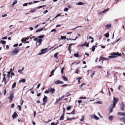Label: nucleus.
Instances as JSON below:
<instances>
[{"label":"nucleus","instance_id":"f257e3e1","mask_svg":"<svg viewBox=\"0 0 125 125\" xmlns=\"http://www.w3.org/2000/svg\"><path fill=\"white\" fill-rule=\"evenodd\" d=\"M20 49L19 48H15L12 52L11 53V56H13L15 55H16L18 53Z\"/></svg>","mask_w":125,"mask_h":125},{"label":"nucleus","instance_id":"f03ea898","mask_svg":"<svg viewBox=\"0 0 125 125\" xmlns=\"http://www.w3.org/2000/svg\"><path fill=\"white\" fill-rule=\"evenodd\" d=\"M42 41V40L41 39H39L36 43V45L37 46H39L41 44Z\"/></svg>","mask_w":125,"mask_h":125},{"label":"nucleus","instance_id":"7ed1b4c3","mask_svg":"<svg viewBox=\"0 0 125 125\" xmlns=\"http://www.w3.org/2000/svg\"><path fill=\"white\" fill-rule=\"evenodd\" d=\"M118 101V98H115L114 97L113 100V104H112L115 105L116 104Z\"/></svg>","mask_w":125,"mask_h":125},{"label":"nucleus","instance_id":"20e7f679","mask_svg":"<svg viewBox=\"0 0 125 125\" xmlns=\"http://www.w3.org/2000/svg\"><path fill=\"white\" fill-rule=\"evenodd\" d=\"M111 55H112L114 58L116 57L117 56H120L121 55V53H113Z\"/></svg>","mask_w":125,"mask_h":125},{"label":"nucleus","instance_id":"39448f33","mask_svg":"<svg viewBox=\"0 0 125 125\" xmlns=\"http://www.w3.org/2000/svg\"><path fill=\"white\" fill-rule=\"evenodd\" d=\"M54 84H63V82L60 80H57L54 82Z\"/></svg>","mask_w":125,"mask_h":125},{"label":"nucleus","instance_id":"423d86ee","mask_svg":"<svg viewBox=\"0 0 125 125\" xmlns=\"http://www.w3.org/2000/svg\"><path fill=\"white\" fill-rule=\"evenodd\" d=\"M18 116V115L16 112H14L12 115V117L13 119H15Z\"/></svg>","mask_w":125,"mask_h":125},{"label":"nucleus","instance_id":"0eeeda50","mask_svg":"<svg viewBox=\"0 0 125 125\" xmlns=\"http://www.w3.org/2000/svg\"><path fill=\"white\" fill-rule=\"evenodd\" d=\"M115 106V105H114L113 104H112V106L110 107L109 109V110L110 113H111L112 112V111L113 110Z\"/></svg>","mask_w":125,"mask_h":125},{"label":"nucleus","instance_id":"6e6552de","mask_svg":"<svg viewBox=\"0 0 125 125\" xmlns=\"http://www.w3.org/2000/svg\"><path fill=\"white\" fill-rule=\"evenodd\" d=\"M64 97V96H63L62 97H59V99H57L56 100V101L55 102V103L56 104H58L59 103V102Z\"/></svg>","mask_w":125,"mask_h":125},{"label":"nucleus","instance_id":"1a4fd4ad","mask_svg":"<svg viewBox=\"0 0 125 125\" xmlns=\"http://www.w3.org/2000/svg\"><path fill=\"white\" fill-rule=\"evenodd\" d=\"M94 117V118L96 120H99V118L96 115H92V116H91V118Z\"/></svg>","mask_w":125,"mask_h":125},{"label":"nucleus","instance_id":"9d476101","mask_svg":"<svg viewBox=\"0 0 125 125\" xmlns=\"http://www.w3.org/2000/svg\"><path fill=\"white\" fill-rule=\"evenodd\" d=\"M125 107V105L122 102L121 105V109L123 111Z\"/></svg>","mask_w":125,"mask_h":125},{"label":"nucleus","instance_id":"9b49d317","mask_svg":"<svg viewBox=\"0 0 125 125\" xmlns=\"http://www.w3.org/2000/svg\"><path fill=\"white\" fill-rule=\"evenodd\" d=\"M117 114L122 116H125V114L123 112H118Z\"/></svg>","mask_w":125,"mask_h":125},{"label":"nucleus","instance_id":"f8f14e48","mask_svg":"<svg viewBox=\"0 0 125 125\" xmlns=\"http://www.w3.org/2000/svg\"><path fill=\"white\" fill-rule=\"evenodd\" d=\"M49 90L50 92L52 93H53L55 91V90L54 88H49Z\"/></svg>","mask_w":125,"mask_h":125},{"label":"nucleus","instance_id":"ddd939ff","mask_svg":"<svg viewBox=\"0 0 125 125\" xmlns=\"http://www.w3.org/2000/svg\"><path fill=\"white\" fill-rule=\"evenodd\" d=\"M13 97L14 96H13V94H10L9 95V99L10 101H11L12 100Z\"/></svg>","mask_w":125,"mask_h":125},{"label":"nucleus","instance_id":"4468645a","mask_svg":"<svg viewBox=\"0 0 125 125\" xmlns=\"http://www.w3.org/2000/svg\"><path fill=\"white\" fill-rule=\"evenodd\" d=\"M114 118V117L113 116L111 115L109 117V121H112L113 120Z\"/></svg>","mask_w":125,"mask_h":125},{"label":"nucleus","instance_id":"2eb2a0df","mask_svg":"<svg viewBox=\"0 0 125 125\" xmlns=\"http://www.w3.org/2000/svg\"><path fill=\"white\" fill-rule=\"evenodd\" d=\"M101 59L103 60H105L107 61H109V59L107 58L102 57L101 58Z\"/></svg>","mask_w":125,"mask_h":125},{"label":"nucleus","instance_id":"dca6fc26","mask_svg":"<svg viewBox=\"0 0 125 125\" xmlns=\"http://www.w3.org/2000/svg\"><path fill=\"white\" fill-rule=\"evenodd\" d=\"M47 97L46 96H45L44 98H43V102H44V103H46L47 102Z\"/></svg>","mask_w":125,"mask_h":125},{"label":"nucleus","instance_id":"f3484780","mask_svg":"<svg viewBox=\"0 0 125 125\" xmlns=\"http://www.w3.org/2000/svg\"><path fill=\"white\" fill-rule=\"evenodd\" d=\"M111 27V24H107L105 26L106 29H107L110 28Z\"/></svg>","mask_w":125,"mask_h":125},{"label":"nucleus","instance_id":"a211bd4d","mask_svg":"<svg viewBox=\"0 0 125 125\" xmlns=\"http://www.w3.org/2000/svg\"><path fill=\"white\" fill-rule=\"evenodd\" d=\"M62 77L64 81H67V78L65 75L63 76Z\"/></svg>","mask_w":125,"mask_h":125},{"label":"nucleus","instance_id":"6ab92c4d","mask_svg":"<svg viewBox=\"0 0 125 125\" xmlns=\"http://www.w3.org/2000/svg\"><path fill=\"white\" fill-rule=\"evenodd\" d=\"M24 69V68H23L21 69H19L18 71V72L20 73L21 74H22L23 73L22 72V71Z\"/></svg>","mask_w":125,"mask_h":125},{"label":"nucleus","instance_id":"aec40b11","mask_svg":"<svg viewBox=\"0 0 125 125\" xmlns=\"http://www.w3.org/2000/svg\"><path fill=\"white\" fill-rule=\"evenodd\" d=\"M3 81L5 83V85L7 83L6 82V79L5 78V77H4L3 78V80L2 82Z\"/></svg>","mask_w":125,"mask_h":125},{"label":"nucleus","instance_id":"412c9836","mask_svg":"<svg viewBox=\"0 0 125 125\" xmlns=\"http://www.w3.org/2000/svg\"><path fill=\"white\" fill-rule=\"evenodd\" d=\"M17 0H14L13 1L12 5H14L17 4Z\"/></svg>","mask_w":125,"mask_h":125},{"label":"nucleus","instance_id":"4be33fe9","mask_svg":"<svg viewBox=\"0 0 125 125\" xmlns=\"http://www.w3.org/2000/svg\"><path fill=\"white\" fill-rule=\"evenodd\" d=\"M84 116L83 115H82L81 117V118L80 119V120L81 122L83 121L84 120Z\"/></svg>","mask_w":125,"mask_h":125},{"label":"nucleus","instance_id":"5701e85b","mask_svg":"<svg viewBox=\"0 0 125 125\" xmlns=\"http://www.w3.org/2000/svg\"><path fill=\"white\" fill-rule=\"evenodd\" d=\"M43 30V28H41L40 29H39L37 30L36 31V33H37L38 32H40L42 31Z\"/></svg>","mask_w":125,"mask_h":125},{"label":"nucleus","instance_id":"b1692460","mask_svg":"<svg viewBox=\"0 0 125 125\" xmlns=\"http://www.w3.org/2000/svg\"><path fill=\"white\" fill-rule=\"evenodd\" d=\"M83 4V3L81 2H79L76 4V5H81Z\"/></svg>","mask_w":125,"mask_h":125},{"label":"nucleus","instance_id":"393cba45","mask_svg":"<svg viewBox=\"0 0 125 125\" xmlns=\"http://www.w3.org/2000/svg\"><path fill=\"white\" fill-rule=\"evenodd\" d=\"M84 46H86L87 47H88L89 46V44L87 43L86 42H85V43H84Z\"/></svg>","mask_w":125,"mask_h":125},{"label":"nucleus","instance_id":"a878e982","mask_svg":"<svg viewBox=\"0 0 125 125\" xmlns=\"http://www.w3.org/2000/svg\"><path fill=\"white\" fill-rule=\"evenodd\" d=\"M55 70H52L51 72V74L50 75H49V77H51L52 75H53V73L54 71Z\"/></svg>","mask_w":125,"mask_h":125},{"label":"nucleus","instance_id":"bb28decb","mask_svg":"<svg viewBox=\"0 0 125 125\" xmlns=\"http://www.w3.org/2000/svg\"><path fill=\"white\" fill-rule=\"evenodd\" d=\"M28 38H23L22 40V42H23L24 41H25L26 40H28Z\"/></svg>","mask_w":125,"mask_h":125},{"label":"nucleus","instance_id":"cd10ccee","mask_svg":"<svg viewBox=\"0 0 125 125\" xmlns=\"http://www.w3.org/2000/svg\"><path fill=\"white\" fill-rule=\"evenodd\" d=\"M96 46H93L92 47V52H94V50H95V47Z\"/></svg>","mask_w":125,"mask_h":125},{"label":"nucleus","instance_id":"c85d7f7f","mask_svg":"<svg viewBox=\"0 0 125 125\" xmlns=\"http://www.w3.org/2000/svg\"><path fill=\"white\" fill-rule=\"evenodd\" d=\"M104 36L106 37H109V34L108 32L104 34Z\"/></svg>","mask_w":125,"mask_h":125},{"label":"nucleus","instance_id":"c756f323","mask_svg":"<svg viewBox=\"0 0 125 125\" xmlns=\"http://www.w3.org/2000/svg\"><path fill=\"white\" fill-rule=\"evenodd\" d=\"M109 10V8H108L107 9H105L103 10V11L102 12V13H104L106 11H108Z\"/></svg>","mask_w":125,"mask_h":125},{"label":"nucleus","instance_id":"7c9ffc66","mask_svg":"<svg viewBox=\"0 0 125 125\" xmlns=\"http://www.w3.org/2000/svg\"><path fill=\"white\" fill-rule=\"evenodd\" d=\"M44 36V35H42L39 36H38L37 37V38H43V37Z\"/></svg>","mask_w":125,"mask_h":125},{"label":"nucleus","instance_id":"2f4dec72","mask_svg":"<svg viewBox=\"0 0 125 125\" xmlns=\"http://www.w3.org/2000/svg\"><path fill=\"white\" fill-rule=\"evenodd\" d=\"M58 52L54 54V57L57 59L58 58V57H57V55L58 54Z\"/></svg>","mask_w":125,"mask_h":125},{"label":"nucleus","instance_id":"473e14b6","mask_svg":"<svg viewBox=\"0 0 125 125\" xmlns=\"http://www.w3.org/2000/svg\"><path fill=\"white\" fill-rule=\"evenodd\" d=\"M75 119V118L74 117H73L72 118H67V120H69V121H70V120H71L72 119Z\"/></svg>","mask_w":125,"mask_h":125},{"label":"nucleus","instance_id":"72a5a7b5","mask_svg":"<svg viewBox=\"0 0 125 125\" xmlns=\"http://www.w3.org/2000/svg\"><path fill=\"white\" fill-rule=\"evenodd\" d=\"M66 37L65 36H61V40H63V39H66Z\"/></svg>","mask_w":125,"mask_h":125},{"label":"nucleus","instance_id":"f704fd0d","mask_svg":"<svg viewBox=\"0 0 125 125\" xmlns=\"http://www.w3.org/2000/svg\"><path fill=\"white\" fill-rule=\"evenodd\" d=\"M74 56L75 57H78L79 56V55L77 53L74 54Z\"/></svg>","mask_w":125,"mask_h":125},{"label":"nucleus","instance_id":"c9c22d12","mask_svg":"<svg viewBox=\"0 0 125 125\" xmlns=\"http://www.w3.org/2000/svg\"><path fill=\"white\" fill-rule=\"evenodd\" d=\"M0 42L2 44H5L6 43V42L4 41H0Z\"/></svg>","mask_w":125,"mask_h":125},{"label":"nucleus","instance_id":"e433bc0d","mask_svg":"<svg viewBox=\"0 0 125 125\" xmlns=\"http://www.w3.org/2000/svg\"><path fill=\"white\" fill-rule=\"evenodd\" d=\"M63 115L62 116L61 118H60V120H63L64 119V117L63 116Z\"/></svg>","mask_w":125,"mask_h":125},{"label":"nucleus","instance_id":"4c0bfd02","mask_svg":"<svg viewBox=\"0 0 125 125\" xmlns=\"http://www.w3.org/2000/svg\"><path fill=\"white\" fill-rule=\"evenodd\" d=\"M16 83L15 82H14L13 83V84L12 86V88H14L15 87V86L16 85Z\"/></svg>","mask_w":125,"mask_h":125},{"label":"nucleus","instance_id":"58836bf2","mask_svg":"<svg viewBox=\"0 0 125 125\" xmlns=\"http://www.w3.org/2000/svg\"><path fill=\"white\" fill-rule=\"evenodd\" d=\"M36 10V9H32L30 11V12H32V13H33Z\"/></svg>","mask_w":125,"mask_h":125},{"label":"nucleus","instance_id":"ea45409f","mask_svg":"<svg viewBox=\"0 0 125 125\" xmlns=\"http://www.w3.org/2000/svg\"><path fill=\"white\" fill-rule=\"evenodd\" d=\"M8 74L7 75V77L9 78H10V72H8Z\"/></svg>","mask_w":125,"mask_h":125},{"label":"nucleus","instance_id":"a19ab883","mask_svg":"<svg viewBox=\"0 0 125 125\" xmlns=\"http://www.w3.org/2000/svg\"><path fill=\"white\" fill-rule=\"evenodd\" d=\"M69 10L68 8H64V11H67Z\"/></svg>","mask_w":125,"mask_h":125},{"label":"nucleus","instance_id":"79ce46f5","mask_svg":"<svg viewBox=\"0 0 125 125\" xmlns=\"http://www.w3.org/2000/svg\"><path fill=\"white\" fill-rule=\"evenodd\" d=\"M18 108H19V111H21V106L18 105L17 107Z\"/></svg>","mask_w":125,"mask_h":125},{"label":"nucleus","instance_id":"37998d69","mask_svg":"<svg viewBox=\"0 0 125 125\" xmlns=\"http://www.w3.org/2000/svg\"><path fill=\"white\" fill-rule=\"evenodd\" d=\"M51 32H56V30L55 29H53L51 30Z\"/></svg>","mask_w":125,"mask_h":125},{"label":"nucleus","instance_id":"c03bdc74","mask_svg":"<svg viewBox=\"0 0 125 125\" xmlns=\"http://www.w3.org/2000/svg\"><path fill=\"white\" fill-rule=\"evenodd\" d=\"M96 104H101L102 103V102L101 101H98L96 103Z\"/></svg>","mask_w":125,"mask_h":125},{"label":"nucleus","instance_id":"a18cd8bd","mask_svg":"<svg viewBox=\"0 0 125 125\" xmlns=\"http://www.w3.org/2000/svg\"><path fill=\"white\" fill-rule=\"evenodd\" d=\"M21 81L22 83H24L25 82V79H22L21 80Z\"/></svg>","mask_w":125,"mask_h":125},{"label":"nucleus","instance_id":"49530a36","mask_svg":"<svg viewBox=\"0 0 125 125\" xmlns=\"http://www.w3.org/2000/svg\"><path fill=\"white\" fill-rule=\"evenodd\" d=\"M71 106H68L67 107V109L68 110H69L71 109Z\"/></svg>","mask_w":125,"mask_h":125},{"label":"nucleus","instance_id":"de8ad7c7","mask_svg":"<svg viewBox=\"0 0 125 125\" xmlns=\"http://www.w3.org/2000/svg\"><path fill=\"white\" fill-rule=\"evenodd\" d=\"M85 84V83H82L80 85V87L81 88V89H82V87Z\"/></svg>","mask_w":125,"mask_h":125},{"label":"nucleus","instance_id":"09e8293b","mask_svg":"<svg viewBox=\"0 0 125 125\" xmlns=\"http://www.w3.org/2000/svg\"><path fill=\"white\" fill-rule=\"evenodd\" d=\"M45 5H44L42 6H40L39 7H38V9H40L41 8L43 7H45Z\"/></svg>","mask_w":125,"mask_h":125},{"label":"nucleus","instance_id":"8fccbe9b","mask_svg":"<svg viewBox=\"0 0 125 125\" xmlns=\"http://www.w3.org/2000/svg\"><path fill=\"white\" fill-rule=\"evenodd\" d=\"M47 48H45L44 49H43L41 51L42 52H43L44 51H45L47 50Z\"/></svg>","mask_w":125,"mask_h":125},{"label":"nucleus","instance_id":"3c124183","mask_svg":"<svg viewBox=\"0 0 125 125\" xmlns=\"http://www.w3.org/2000/svg\"><path fill=\"white\" fill-rule=\"evenodd\" d=\"M61 14H59L58 15H57L55 17V19L57 17L59 16H61Z\"/></svg>","mask_w":125,"mask_h":125},{"label":"nucleus","instance_id":"603ef678","mask_svg":"<svg viewBox=\"0 0 125 125\" xmlns=\"http://www.w3.org/2000/svg\"><path fill=\"white\" fill-rule=\"evenodd\" d=\"M28 4V3H24V4H23V6H27Z\"/></svg>","mask_w":125,"mask_h":125},{"label":"nucleus","instance_id":"864d4df0","mask_svg":"<svg viewBox=\"0 0 125 125\" xmlns=\"http://www.w3.org/2000/svg\"><path fill=\"white\" fill-rule=\"evenodd\" d=\"M48 12V10H45L43 12V13L44 14H45L46 13Z\"/></svg>","mask_w":125,"mask_h":125},{"label":"nucleus","instance_id":"5fc2aeb1","mask_svg":"<svg viewBox=\"0 0 125 125\" xmlns=\"http://www.w3.org/2000/svg\"><path fill=\"white\" fill-rule=\"evenodd\" d=\"M95 74V73H92L91 75L90 76L91 77H93V76L94 75V74Z\"/></svg>","mask_w":125,"mask_h":125},{"label":"nucleus","instance_id":"6e6d98bb","mask_svg":"<svg viewBox=\"0 0 125 125\" xmlns=\"http://www.w3.org/2000/svg\"><path fill=\"white\" fill-rule=\"evenodd\" d=\"M6 93H7L6 91V90L5 89L4 90V95H5Z\"/></svg>","mask_w":125,"mask_h":125},{"label":"nucleus","instance_id":"4d7b16f0","mask_svg":"<svg viewBox=\"0 0 125 125\" xmlns=\"http://www.w3.org/2000/svg\"><path fill=\"white\" fill-rule=\"evenodd\" d=\"M63 115H64V113H65V109L63 108Z\"/></svg>","mask_w":125,"mask_h":125},{"label":"nucleus","instance_id":"13d9d810","mask_svg":"<svg viewBox=\"0 0 125 125\" xmlns=\"http://www.w3.org/2000/svg\"><path fill=\"white\" fill-rule=\"evenodd\" d=\"M38 40V38H37V37L35 38H34L33 39V40L34 41H36Z\"/></svg>","mask_w":125,"mask_h":125},{"label":"nucleus","instance_id":"bf43d9fd","mask_svg":"<svg viewBox=\"0 0 125 125\" xmlns=\"http://www.w3.org/2000/svg\"><path fill=\"white\" fill-rule=\"evenodd\" d=\"M7 36H5L2 38V39L3 40H5L7 39Z\"/></svg>","mask_w":125,"mask_h":125},{"label":"nucleus","instance_id":"052dcab7","mask_svg":"<svg viewBox=\"0 0 125 125\" xmlns=\"http://www.w3.org/2000/svg\"><path fill=\"white\" fill-rule=\"evenodd\" d=\"M71 114H75V111L74 110H73L71 113Z\"/></svg>","mask_w":125,"mask_h":125},{"label":"nucleus","instance_id":"680f3d73","mask_svg":"<svg viewBox=\"0 0 125 125\" xmlns=\"http://www.w3.org/2000/svg\"><path fill=\"white\" fill-rule=\"evenodd\" d=\"M14 104H13L11 105V107L12 108H13L14 107Z\"/></svg>","mask_w":125,"mask_h":125},{"label":"nucleus","instance_id":"e2e57ef3","mask_svg":"<svg viewBox=\"0 0 125 125\" xmlns=\"http://www.w3.org/2000/svg\"><path fill=\"white\" fill-rule=\"evenodd\" d=\"M41 84L40 83H39L37 87V89H38L39 88V87Z\"/></svg>","mask_w":125,"mask_h":125},{"label":"nucleus","instance_id":"0e129e2a","mask_svg":"<svg viewBox=\"0 0 125 125\" xmlns=\"http://www.w3.org/2000/svg\"><path fill=\"white\" fill-rule=\"evenodd\" d=\"M18 44H15L13 45V46L14 47H17V46H18Z\"/></svg>","mask_w":125,"mask_h":125},{"label":"nucleus","instance_id":"69168bd1","mask_svg":"<svg viewBox=\"0 0 125 125\" xmlns=\"http://www.w3.org/2000/svg\"><path fill=\"white\" fill-rule=\"evenodd\" d=\"M49 90L46 91L45 92V93L46 94H48L49 93Z\"/></svg>","mask_w":125,"mask_h":125},{"label":"nucleus","instance_id":"338daca9","mask_svg":"<svg viewBox=\"0 0 125 125\" xmlns=\"http://www.w3.org/2000/svg\"><path fill=\"white\" fill-rule=\"evenodd\" d=\"M7 16V15L6 14H4L3 15H2V17H6Z\"/></svg>","mask_w":125,"mask_h":125},{"label":"nucleus","instance_id":"774afa93","mask_svg":"<svg viewBox=\"0 0 125 125\" xmlns=\"http://www.w3.org/2000/svg\"><path fill=\"white\" fill-rule=\"evenodd\" d=\"M98 67L100 68H103V67L101 66H98Z\"/></svg>","mask_w":125,"mask_h":125}]
</instances>
